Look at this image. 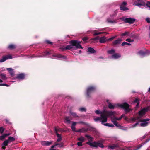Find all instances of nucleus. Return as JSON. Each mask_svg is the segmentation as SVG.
<instances>
[{
  "label": "nucleus",
  "mask_w": 150,
  "mask_h": 150,
  "mask_svg": "<svg viewBox=\"0 0 150 150\" xmlns=\"http://www.w3.org/2000/svg\"><path fill=\"white\" fill-rule=\"evenodd\" d=\"M126 40V41L129 42H131V39H127Z\"/></svg>",
  "instance_id": "13d9d810"
},
{
  "label": "nucleus",
  "mask_w": 150,
  "mask_h": 150,
  "mask_svg": "<svg viewBox=\"0 0 150 150\" xmlns=\"http://www.w3.org/2000/svg\"><path fill=\"white\" fill-rule=\"evenodd\" d=\"M94 120L96 122L99 121L100 122H101V123L102 124V121L103 120V119L101 118V116H100V117H97L96 118H94Z\"/></svg>",
  "instance_id": "bb28decb"
},
{
  "label": "nucleus",
  "mask_w": 150,
  "mask_h": 150,
  "mask_svg": "<svg viewBox=\"0 0 150 150\" xmlns=\"http://www.w3.org/2000/svg\"><path fill=\"white\" fill-rule=\"evenodd\" d=\"M79 53L80 54L81 53V50H80L79 51Z\"/></svg>",
  "instance_id": "338daca9"
},
{
  "label": "nucleus",
  "mask_w": 150,
  "mask_h": 150,
  "mask_svg": "<svg viewBox=\"0 0 150 150\" xmlns=\"http://www.w3.org/2000/svg\"><path fill=\"white\" fill-rule=\"evenodd\" d=\"M78 140L81 141V142H83L85 140V138L83 137H81L78 138Z\"/></svg>",
  "instance_id": "e433bc0d"
},
{
  "label": "nucleus",
  "mask_w": 150,
  "mask_h": 150,
  "mask_svg": "<svg viewBox=\"0 0 150 150\" xmlns=\"http://www.w3.org/2000/svg\"><path fill=\"white\" fill-rule=\"evenodd\" d=\"M107 40L106 38L105 37H101L100 38L99 42L101 43H104Z\"/></svg>",
  "instance_id": "b1692460"
},
{
  "label": "nucleus",
  "mask_w": 150,
  "mask_h": 150,
  "mask_svg": "<svg viewBox=\"0 0 150 150\" xmlns=\"http://www.w3.org/2000/svg\"><path fill=\"white\" fill-rule=\"evenodd\" d=\"M70 115L74 118H76L79 117V116L77 115L75 113L73 112H70Z\"/></svg>",
  "instance_id": "473e14b6"
},
{
  "label": "nucleus",
  "mask_w": 150,
  "mask_h": 150,
  "mask_svg": "<svg viewBox=\"0 0 150 150\" xmlns=\"http://www.w3.org/2000/svg\"><path fill=\"white\" fill-rule=\"evenodd\" d=\"M79 110L81 112L86 111V109L83 107L80 108L79 109Z\"/></svg>",
  "instance_id": "a18cd8bd"
},
{
  "label": "nucleus",
  "mask_w": 150,
  "mask_h": 150,
  "mask_svg": "<svg viewBox=\"0 0 150 150\" xmlns=\"http://www.w3.org/2000/svg\"><path fill=\"white\" fill-rule=\"evenodd\" d=\"M136 20L134 18H132V24Z\"/></svg>",
  "instance_id": "6e6d98bb"
},
{
  "label": "nucleus",
  "mask_w": 150,
  "mask_h": 150,
  "mask_svg": "<svg viewBox=\"0 0 150 150\" xmlns=\"http://www.w3.org/2000/svg\"><path fill=\"white\" fill-rule=\"evenodd\" d=\"M25 75L23 74H20L17 75V76L16 77V79H18L20 80H23L25 77Z\"/></svg>",
  "instance_id": "aec40b11"
},
{
  "label": "nucleus",
  "mask_w": 150,
  "mask_h": 150,
  "mask_svg": "<svg viewBox=\"0 0 150 150\" xmlns=\"http://www.w3.org/2000/svg\"><path fill=\"white\" fill-rule=\"evenodd\" d=\"M104 113L105 115L104 116L105 117L107 118V117L108 116H114L115 114V112H112V111H107L104 110Z\"/></svg>",
  "instance_id": "f8f14e48"
},
{
  "label": "nucleus",
  "mask_w": 150,
  "mask_h": 150,
  "mask_svg": "<svg viewBox=\"0 0 150 150\" xmlns=\"http://www.w3.org/2000/svg\"><path fill=\"white\" fill-rule=\"evenodd\" d=\"M88 39L87 38L85 37L83 38L82 40L83 41L86 40Z\"/></svg>",
  "instance_id": "bf43d9fd"
},
{
  "label": "nucleus",
  "mask_w": 150,
  "mask_h": 150,
  "mask_svg": "<svg viewBox=\"0 0 150 150\" xmlns=\"http://www.w3.org/2000/svg\"><path fill=\"white\" fill-rule=\"evenodd\" d=\"M120 55L119 54H115L113 55L112 57L114 59H117L120 58Z\"/></svg>",
  "instance_id": "c85d7f7f"
},
{
  "label": "nucleus",
  "mask_w": 150,
  "mask_h": 150,
  "mask_svg": "<svg viewBox=\"0 0 150 150\" xmlns=\"http://www.w3.org/2000/svg\"><path fill=\"white\" fill-rule=\"evenodd\" d=\"M131 45V44L129 43H128L125 42H123L122 44L121 45L122 46H124V45Z\"/></svg>",
  "instance_id": "de8ad7c7"
},
{
  "label": "nucleus",
  "mask_w": 150,
  "mask_h": 150,
  "mask_svg": "<svg viewBox=\"0 0 150 150\" xmlns=\"http://www.w3.org/2000/svg\"><path fill=\"white\" fill-rule=\"evenodd\" d=\"M108 106L109 108L113 109L117 107H119L124 110L125 113H127L130 111L129 108V105L126 103H124L122 104H112L110 103H108Z\"/></svg>",
  "instance_id": "f257e3e1"
},
{
  "label": "nucleus",
  "mask_w": 150,
  "mask_h": 150,
  "mask_svg": "<svg viewBox=\"0 0 150 150\" xmlns=\"http://www.w3.org/2000/svg\"><path fill=\"white\" fill-rule=\"evenodd\" d=\"M76 132H82V129H79L77 130H76Z\"/></svg>",
  "instance_id": "4d7b16f0"
},
{
  "label": "nucleus",
  "mask_w": 150,
  "mask_h": 150,
  "mask_svg": "<svg viewBox=\"0 0 150 150\" xmlns=\"http://www.w3.org/2000/svg\"><path fill=\"white\" fill-rule=\"evenodd\" d=\"M0 78L4 80H6L7 79L6 75L4 74H1L0 75Z\"/></svg>",
  "instance_id": "2f4dec72"
},
{
  "label": "nucleus",
  "mask_w": 150,
  "mask_h": 150,
  "mask_svg": "<svg viewBox=\"0 0 150 150\" xmlns=\"http://www.w3.org/2000/svg\"><path fill=\"white\" fill-rule=\"evenodd\" d=\"M149 110H150V106H148L145 108L142 109L139 112V116L142 117L144 115L146 112Z\"/></svg>",
  "instance_id": "6e6552de"
},
{
  "label": "nucleus",
  "mask_w": 150,
  "mask_h": 150,
  "mask_svg": "<svg viewBox=\"0 0 150 150\" xmlns=\"http://www.w3.org/2000/svg\"><path fill=\"white\" fill-rule=\"evenodd\" d=\"M55 146H58L59 147H61L63 146V143H61L59 144L57 143H55Z\"/></svg>",
  "instance_id": "58836bf2"
},
{
  "label": "nucleus",
  "mask_w": 150,
  "mask_h": 150,
  "mask_svg": "<svg viewBox=\"0 0 150 150\" xmlns=\"http://www.w3.org/2000/svg\"><path fill=\"white\" fill-rule=\"evenodd\" d=\"M103 125L106 126H108L112 127H114V125L113 124H110L108 123H106L105 124H104L103 123V124H102Z\"/></svg>",
  "instance_id": "7c9ffc66"
},
{
  "label": "nucleus",
  "mask_w": 150,
  "mask_h": 150,
  "mask_svg": "<svg viewBox=\"0 0 150 150\" xmlns=\"http://www.w3.org/2000/svg\"><path fill=\"white\" fill-rule=\"evenodd\" d=\"M4 131V129L2 127H0V133L1 134Z\"/></svg>",
  "instance_id": "8fccbe9b"
},
{
  "label": "nucleus",
  "mask_w": 150,
  "mask_h": 150,
  "mask_svg": "<svg viewBox=\"0 0 150 150\" xmlns=\"http://www.w3.org/2000/svg\"><path fill=\"white\" fill-rule=\"evenodd\" d=\"M65 120L68 123H69L70 122V117H66L65 118Z\"/></svg>",
  "instance_id": "4c0bfd02"
},
{
  "label": "nucleus",
  "mask_w": 150,
  "mask_h": 150,
  "mask_svg": "<svg viewBox=\"0 0 150 150\" xmlns=\"http://www.w3.org/2000/svg\"><path fill=\"white\" fill-rule=\"evenodd\" d=\"M146 3L142 0H137L135 1L133 4V5L137 6L139 7L145 6Z\"/></svg>",
  "instance_id": "0eeeda50"
},
{
  "label": "nucleus",
  "mask_w": 150,
  "mask_h": 150,
  "mask_svg": "<svg viewBox=\"0 0 150 150\" xmlns=\"http://www.w3.org/2000/svg\"><path fill=\"white\" fill-rule=\"evenodd\" d=\"M114 38H115V37H111V38H109L108 39V40H112Z\"/></svg>",
  "instance_id": "052dcab7"
},
{
  "label": "nucleus",
  "mask_w": 150,
  "mask_h": 150,
  "mask_svg": "<svg viewBox=\"0 0 150 150\" xmlns=\"http://www.w3.org/2000/svg\"><path fill=\"white\" fill-rule=\"evenodd\" d=\"M12 58V57L10 55L5 56L3 57L2 59H0V62H2L8 59H11Z\"/></svg>",
  "instance_id": "dca6fc26"
},
{
  "label": "nucleus",
  "mask_w": 150,
  "mask_h": 150,
  "mask_svg": "<svg viewBox=\"0 0 150 150\" xmlns=\"http://www.w3.org/2000/svg\"><path fill=\"white\" fill-rule=\"evenodd\" d=\"M124 116V115L122 114L120 117H115L114 116L111 117V121L115 126H118L116 122V120H120Z\"/></svg>",
  "instance_id": "423d86ee"
},
{
  "label": "nucleus",
  "mask_w": 150,
  "mask_h": 150,
  "mask_svg": "<svg viewBox=\"0 0 150 150\" xmlns=\"http://www.w3.org/2000/svg\"><path fill=\"white\" fill-rule=\"evenodd\" d=\"M107 21L108 23H116V21L114 20H110L109 19H108Z\"/></svg>",
  "instance_id": "c9c22d12"
},
{
  "label": "nucleus",
  "mask_w": 150,
  "mask_h": 150,
  "mask_svg": "<svg viewBox=\"0 0 150 150\" xmlns=\"http://www.w3.org/2000/svg\"><path fill=\"white\" fill-rule=\"evenodd\" d=\"M70 44L67 45L64 48L66 50H76L78 49H82V47L80 44L81 42L77 40H72L69 42Z\"/></svg>",
  "instance_id": "f03ea898"
},
{
  "label": "nucleus",
  "mask_w": 150,
  "mask_h": 150,
  "mask_svg": "<svg viewBox=\"0 0 150 150\" xmlns=\"http://www.w3.org/2000/svg\"><path fill=\"white\" fill-rule=\"evenodd\" d=\"M121 146L120 142H118L116 144L109 145L106 146L109 150H113L116 148H119Z\"/></svg>",
  "instance_id": "39448f33"
},
{
  "label": "nucleus",
  "mask_w": 150,
  "mask_h": 150,
  "mask_svg": "<svg viewBox=\"0 0 150 150\" xmlns=\"http://www.w3.org/2000/svg\"><path fill=\"white\" fill-rule=\"evenodd\" d=\"M85 137L88 138V142L86 143V144L89 145L90 146L95 147H98L102 148L104 147V146L102 143L96 142H92L93 138L89 135H86Z\"/></svg>",
  "instance_id": "7ed1b4c3"
},
{
  "label": "nucleus",
  "mask_w": 150,
  "mask_h": 150,
  "mask_svg": "<svg viewBox=\"0 0 150 150\" xmlns=\"http://www.w3.org/2000/svg\"><path fill=\"white\" fill-rule=\"evenodd\" d=\"M3 82V81L1 79H0V83ZM6 84L4 83H0V86H5Z\"/></svg>",
  "instance_id": "603ef678"
},
{
  "label": "nucleus",
  "mask_w": 150,
  "mask_h": 150,
  "mask_svg": "<svg viewBox=\"0 0 150 150\" xmlns=\"http://www.w3.org/2000/svg\"><path fill=\"white\" fill-rule=\"evenodd\" d=\"M52 56L54 58H52L55 59H59V58H63L64 59L66 58L64 56H62V55L60 54H54L52 55Z\"/></svg>",
  "instance_id": "a211bd4d"
},
{
  "label": "nucleus",
  "mask_w": 150,
  "mask_h": 150,
  "mask_svg": "<svg viewBox=\"0 0 150 150\" xmlns=\"http://www.w3.org/2000/svg\"><path fill=\"white\" fill-rule=\"evenodd\" d=\"M147 22L148 23H150V18H147L146 19Z\"/></svg>",
  "instance_id": "5fc2aeb1"
},
{
  "label": "nucleus",
  "mask_w": 150,
  "mask_h": 150,
  "mask_svg": "<svg viewBox=\"0 0 150 150\" xmlns=\"http://www.w3.org/2000/svg\"><path fill=\"white\" fill-rule=\"evenodd\" d=\"M103 33V32H97L96 30L94 31V33L93 35H98L100 34Z\"/></svg>",
  "instance_id": "ea45409f"
},
{
  "label": "nucleus",
  "mask_w": 150,
  "mask_h": 150,
  "mask_svg": "<svg viewBox=\"0 0 150 150\" xmlns=\"http://www.w3.org/2000/svg\"><path fill=\"white\" fill-rule=\"evenodd\" d=\"M82 142H80L77 143V145L79 146H82Z\"/></svg>",
  "instance_id": "3c124183"
},
{
  "label": "nucleus",
  "mask_w": 150,
  "mask_h": 150,
  "mask_svg": "<svg viewBox=\"0 0 150 150\" xmlns=\"http://www.w3.org/2000/svg\"><path fill=\"white\" fill-rule=\"evenodd\" d=\"M139 122H137L132 125V127H134L137 126H139Z\"/></svg>",
  "instance_id": "79ce46f5"
},
{
  "label": "nucleus",
  "mask_w": 150,
  "mask_h": 150,
  "mask_svg": "<svg viewBox=\"0 0 150 150\" xmlns=\"http://www.w3.org/2000/svg\"><path fill=\"white\" fill-rule=\"evenodd\" d=\"M127 4L126 2H123L120 6V9L122 11H126L128 10L129 9L127 7H125V6Z\"/></svg>",
  "instance_id": "4468645a"
},
{
  "label": "nucleus",
  "mask_w": 150,
  "mask_h": 150,
  "mask_svg": "<svg viewBox=\"0 0 150 150\" xmlns=\"http://www.w3.org/2000/svg\"><path fill=\"white\" fill-rule=\"evenodd\" d=\"M149 139H147L144 143H143L142 144L140 145H138L137 146V148L136 149H134L133 150L132 149V150H138V149H139V148L141 147L143 145H144L145 144L148 142L149 141Z\"/></svg>",
  "instance_id": "4be33fe9"
},
{
  "label": "nucleus",
  "mask_w": 150,
  "mask_h": 150,
  "mask_svg": "<svg viewBox=\"0 0 150 150\" xmlns=\"http://www.w3.org/2000/svg\"><path fill=\"white\" fill-rule=\"evenodd\" d=\"M52 143V142L43 141L41 142V144L43 146H48L50 145Z\"/></svg>",
  "instance_id": "6ab92c4d"
},
{
  "label": "nucleus",
  "mask_w": 150,
  "mask_h": 150,
  "mask_svg": "<svg viewBox=\"0 0 150 150\" xmlns=\"http://www.w3.org/2000/svg\"><path fill=\"white\" fill-rule=\"evenodd\" d=\"M122 40L121 39H119L117 40H115L114 42H113V45H116L117 44H120Z\"/></svg>",
  "instance_id": "5701e85b"
},
{
  "label": "nucleus",
  "mask_w": 150,
  "mask_h": 150,
  "mask_svg": "<svg viewBox=\"0 0 150 150\" xmlns=\"http://www.w3.org/2000/svg\"><path fill=\"white\" fill-rule=\"evenodd\" d=\"M9 143H10L8 141V140L7 139L2 144V145L4 146H7L8 144Z\"/></svg>",
  "instance_id": "f704fd0d"
},
{
  "label": "nucleus",
  "mask_w": 150,
  "mask_h": 150,
  "mask_svg": "<svg viewBox=\"0 0 150 150\" xmlns=\"http://www.w3.org/2000/svg\"><path fill=\"white\" fill-rule=\"evenodd\" d=\"M6 137V136L4 134H3L2 135L0 136V140H3Z\"/></svg>",
  "instance_id": "c03bdc74"
},
{
  "label": "nucleus",
  "mask_w": 150,
  "mask_h": 150,
  "mask_svg": "<svg viewBox=\"0 0 150 150\" xmlns=\"http://www.w3.org/2000/svg\"><path fill=\"white\" fill-rule=\"evenodd\" d=\"M108 52L110 54H112L115 52V50L113 49H112L108 51Z\"/></svg>",
  "instance_id": "49530a36"
},
{
  "label": "nucleus",
  "mask_w": 150,
  "mask_h": 150,
  "mask_svg": "<svg viewBox=\"0 0 150 150\" xmlns=\"http://www.w3.org/2000/svg\"><path fill=\"white\" fill-rule=\"evenodd\" d=\"M4 146H2V149H4V150H5L6 149V147Z\"/></svg>",
  "instance_id": "0e129e2a"
},
{
  "label": "nucleus",
  "mask_w": 150,
  "mask_h": 150,
  "mask_svg": "<svg viewBox=\"0 0 150 150\" xmlns=\"http://www.w3.org/2000/svg\"><path fill=\"white\" fill-rule=\"evenodd\" d=\"M15 140V139L13 137L11 136L9 137L7 139L9 143L11 142H13Z\"/></svg>",
  "instance_id": "c756f323"
},
{
  "label": "nucleus",
  "mask_w": 150,
  "mask_h": 150,
  "mask_svg": "<svg viewBox=\"0 0 150 150\" xmlns=\"http://www.w3.org/2000/svg\"><path fill=\"white\" fill-rule=\"evenodd\" d=\"M46 42H47V43H49V44H51L52 43L51 42H50V41H48V40H47L46 41Z\"/></svg>",
  "instance_id": "e2e57ef3"
},
{
  "label": "nucleus",
  "mask_w": 150,
  "mask_h": 150,
  "mask_svg": "<svg viewBox=\"0 0 150 150\" xmlns=\"http://www.w3.org/2000/svg\"><path fill=\"white\" fill-rule=\"evenodd\" d=\"M128 32H125V33H123L121 34V35L122 36H125L127 35L128 34Z\"/></svg>",
  "instance_id": "09e8293b"
},
{
  "label": "nucleus",
  "mask_w": 150,
  "mask_h": 150,
  "mask_svg": "<svg viewBox=\"0 0 150 150\" xmlns=\"http://www.w3.org/2000/svg\"><path fill=\"white\" fill-rule=\"evenodd\" d=\"M150 119L146 118L142 119L141 120V122L139 123V126L142 127H145L147 126L149 124L148 121H149Z\"/></svg>",
  "instance_id": "9d476101"
},
{
  "label": "nucleus",
  "mask_w": 150,
  "mask_h": 150,
  "mask_svg": "<svg viewBox=\"0 0 150 150\" xmlns=\"http://www.w3.org/2000/svg\"><path fill=\"white\" fill-rule=\"evenodd\" d=\"M145 138V136L144 135L142 137V139H144Z\"/></svg>",
  "instance_id": "774afa93"
},
{
  "label": "nucleus",
  "mask_w": 150,
  "mask_h": 150,
  "mask_svg": "<svg viewBox=\"0 0 150 150\" xmlns=\"http://www.w3.org/2000/svg\"><path fill=\"white\" fill-rule=\"evenodd\" d=\"M51 54L50 52H44L43 53V54L42 55H41L39 56H38V57H45L47 56V55H48V54Z\"/></svg>",
  "instance_id": "cd10ccee"
},
{
  "label": "nucleus",
  "mask_w": 150,
  "mask_h": 150,
  "mask_svg": "<svg viewBox=\"0 0 150 150\" xmlns=\"http://www.w3.org/2000/svg\"><path fill=\"white\" fill-rule=\"evenodd\" d=\"M124 117V119L126 121H127L128 122H131V120H129L128 118L127 117L125 116L123 117Z\"/></svg>",
  "instance_id": "37998d69"
},
{
  "label": "nucleus",
  "mask_w": 150,
  "mask_h": 150,
  "mask_svg": "<svg viewBox=\"0 0 150 150\" xmlns=\"http://www.w3.org/2000/svg\"><path fill=\"white\" fill-rule=\"evenodd\" d=\"M120 19L126 23H129L130 24L131 23V18L122 17Z\"/></svg>",
  "instance_id": "2eb2a0df"
},
{
  "label": "nucleus",
  "mask_w": 150,
  "mask_h": 150,
  "mask_svg": "<svg viewBox=\"0 0 150 150\" xmlns=\"http://www.w3.org/2000/svg\"><path fill=\"white\" fill-rule=\"evenodd\" d=\"M88 50L91 53H94L95 52V50L93 49L91 47L88 48Z\"/></svg>",
  "instance_id": "72a5a7b5"
},
{
  "label": "nucleus",
  "mask_w": 150,
  "mask_h": 150,
  "mask_svg": "<svg viewBox=\"0 0 150 150\" xmlns=\"http://www.w3.org/2000/svg\"><path fill=\"white\" fill-rule=\"evenodd\" d=\"M146 5L147 7L150 8V1H147Z\"/></svg>",
  "instance_id": "864d4df0"
},
{
  "label": "nucleus",
  "mask_w": 150,
  "mask_h": 150,
  "mask_svg": "<svg viewBox=\"0 0 150 150\" xmlns=\"http://www.w3.org/2000/svg\"><path fill=\"white\" fill-rule=\"evenodd\" d=\"M149 54H150V51L149 50H147L145 52H144L142 51H140L138 52V54L141 57H142Z\"/></svg>",
  "instance_id": "9b49d317"
},
{
  "label": "nucleus",
  "mask_w": 150,
  "mask_h": 150,
  "mask_svg": "<svg viewBox=\"0 0 150 150\" xmlns=\"http://www.w3.org/2000/svg\"><path fill=\"white\" fill-rule=\"evenodd\" d=\"M56 146H55V143L54 145L52 146H51V147L52 148H53Z\"/></svg>",
  "instance_id": "680f3d73"
},
{
  "label": "nucleus",
  "mask_w": 150,
  "mask_h": 150,
  "mask_svg": "<svg viewBox=\"0 0 150 150\" xmlns=\"http://www.w3.org/2000/svg\"><path fill=\"white\" fill-rule=\"evenodd\" d=\"M7 70L10 73V75L11 76L14 75V72L13 71V69L11 68H8L7 69Z\"/></svg>",
  "instance_id": "393cba45"
},
{
  "label": "nucleus",
  "mask_w": 150,
  "mask_h": 150,
  "mask_svg": "<svg viewBox=\"0 0 150 150\" xmlns=\"http://www.w3.org/2000/svg\"><path fill=\"white\" fill-rule=\"evenodd\" d=\"M140 99L138 98H136L132 102V104L135 106V108H137L139 107Z\"/></svg>",
  "instance_id": "1a4fd4ad"
},
{
  "label": "nucleus",
  "mask_w": 150,
  "mask_h": 150,
  "mask_svg": "<svg viewBox=\"0 0 150 150\" xmlns=\"http://www.w3.org/2000/svg\"><path fill=\"white\" fill-rule=\"evenodd\" d=\"M77 122H72V125L71 126V129L73 131H75L76 132V129H75V126L76 125Z\"/></svg>",
  "instance_id": "a878e982"
},
{
  "label": "nucleus",
  "mask_w": 150,
  "mask_h": 150,
  "mask_svg": "<svg viewBox=\"0 0 150 150\" xmlns=\"http://www.w3.org/2000/svg\"><path fill=\"white\" fill-rule=\"evenodd\" d=\"M8 48L11 49H14L15 48V46L13 45H10L8 47Z\"/></svg>",
  "instance_id": "a19ab883"
},
{
  "label": "nucleus",
  "mask_w": 150,
  "mask_h": 150,
  "mask_svg": "<svg viewBox=\"0 0 150 150\" xmlns=\"http://www.w3.org/2000/svg\"><path fill=\"white\" fill-rule=\"evenodd\" d=\"M59 130V128L58 127H55V132L57 136L58 137V139L57 140V142H60L62 139V137L60 134H59L57 133V131Z\"/></svg>",
  "instance_id": "ddd939ff"
},
{
  "label": "nucleus",
  "mask_w": 150,
  "mask_h": 150,
  "mask_svg": "<svg viewBox=\"0 0 150 150\" xmlns=\"http://www.w3.org/2000/svg\"><path fill=\"white\" fill-rule=\"evenodd\" d=\"M95 112L98 115L100 114L101 116V118L103 119L102 121V124L103 123L107 121V118L105 116L104 110L102 112L100 111V110H97L95 111Z\"/></svg>",
  "instance_id": "20e7f679"
},
{
  "label": "nucleus",
  "mask_w": 150,
  "mask_h": 150,
  "mask_svg": "<svg viewBox=\"0 0 150 150\" xmlns=\"http://www.w3.org/2000/svg\"><path fill=\"white\" fill-rule=\"evenodd\" d=\"M95 88L94 87H90L88 88L87 90V95L88 96L89 95V94L93 91L95 89Z\"/></svg>",
  "instance_id": "f3484780"
},
{
  "label": "nucleus",
  "mask_w": 150,
  "mask_h": 150,
  "mask_svg": "<svg viewBox=\"0 0 150 150\" xmlns=\"http://www.w3.org/2000/svg\"><path fill=\"white\" fill-rule=\"evenodd\" d=\"M149 139H147L144 143H143L142 144L140 145H138L137 146V148L136 149H134L133 150L132 149V150H138V149H139V148L141 147L143 145H144L145 144L148 142L149 141Z\"/></svg>",
  "instance_id": "412c9836"
},
{
  "label": "nucleus",
  "mask_w": 150,
  "mask_h": 150,
  "mask_svg": "<svg viewBox=\"0 0 150 150\" xmlns=\"http://www.w3.org/2000/svg\"><path fill=\"white\" fill-rule=\"evenodd\" d=\"M5 134V135L6 136V137L7 136H8V135H9L10 134Z\"/></svg>",
  "instance_id": "69168bd1"
}]
</instances>
